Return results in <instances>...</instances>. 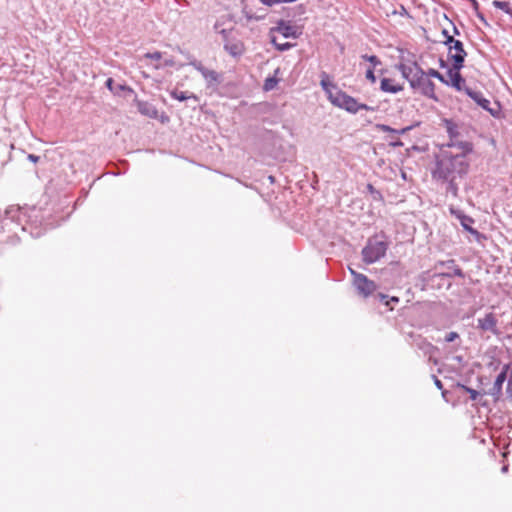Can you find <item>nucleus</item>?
I'll return each mask as SVG.
<instances>
[{
  "label": "nucleus",
  "instance_id": "obj_1",
  "mask_svg": "<svg viewBox=\"0 0 512 512\" xmlns=\"http://www.w3.org/2000/svg\"><path fill=\"white\" fill-rule=\"evenodd\" d=\"M468 163L463 155L443 156L437 162L435 175L441 179L461 178L467 172Z\"/></svg>",
  "mask_w": 512,
  "mask_h": 512
},
{
  "label": "nucleus",
  "instance_id": "obj_2",
  "mask_svg": "<svg viewBox=\"0 0 512 512\" xmlns=\"http://www.w3.org/2000/svg\"><path fill=\"white\" fill-rule=\"evenodd\" d=\"M331 103L347 112L356 114L360 110L375 111V108L363 103H359L355 98L342 91H337L335 94L329 93Z\"/></svg>",
  "mask_w": 512,
  "mask_h": 512
},
{
  "label": "nucleus",
  "instance_id": "obj_3",
  "mask_svg": "<svg viewBox=\"0 0 512 512\" xmlns=\"http://www.w3.org/2000/svg\"><path fill=\"white\" fill-rule=\"evenodd\" d=\"M214 29L219 33L224 42V49L233 57H237L243 54L244 45L239 40L233 37L232 29H220V25L216 23Z\"/></svg>",
  "mask_w": 512,
  "mask_h": 512
},
{
  "label": "nucleus",
  "instance_id": "obj_4",
  "mask_svg": "<svg viewBox=\"0 0 512 512\" xmlns=\"http://www.w3.org/2000/svg\"><path fill=\"white\" fill-rule=\"evenodd\" d=\"M387 250V245L383 241L371 240L362 251L363 260L367 264H372L382 258Z\"/></svg>",
  "mask_w": 512,
  "mask_h": 512
},
{
  "label": "nucleus",
  "instance_id": "obj_5",
  "mask_svg": "<svg viewBox=\"0 0 512 512\" xmlns=\"http://www.w3.org/2000/svg\"><path fill=\"white\" fill-rule=\"evenodd\" d=\"M350 272L353 275V284L360 295L368 297L376 290V284L369 280L364 274L357 273L351 268Z\"/></svg>",
  "mask_w": 512,
  "mask_h": 512
},
{
  "label": "nucleus",
  "instance_id": "obj_6",
  "mask_svg": "<svg viewBox=\"0 0 512 512\" xmlns=\"http://www.w3.org/2000/svg\"><path fill=\"white\" fill-rule=\"evenodd\" d=\"M465 93L492 116H498L500 112V106L498 103H494V105L491 106L489 99H486L480 91L473 90L470 87H465Z\"/></svg>",
  "mask_w": 512,
  "mask_h": 512
},
{
  "label": "nucleus",
  "instance_id": "obj_7",
  "mask_svg": "<svg viewBox=\"0 0 512 512\" xmlns=\"http://www.w3.org/2000/svg\"><path fill=\"white\" fill-rule=\"evenodd\" d=\"M398 69L410 85L424 73L423 69L415 61L400 63Z\"/></svg>",
  "mask_w": 512,
  "mask_h": 512
},
{
  "label": "nucleus",
  "instance_id": "obj_8",
  "mask_svg": "<svg viewBox=\"0 0 512 512\" xmlns=\"http://www.w3.org/2000/svg\"><path fill=\"white\" fill-rule=\"evenodd\" d=\"M410 86L413 89L419 90L423 95L429 98H435V85L430 79L427 78L425 72Z\"/></svg>",
  "mask_w": 512,
  "mask_h": 512
},
{
  "label": "nucleus",
  "instance_id": "obj_9",
  "mask_svg": "<svg viewBox=\"0 0 512 512\" xmlns=\"http://www.w3.org/2000/svg\"><path fill=\"white\" fill-rule=\"evenodd\" d=\"M450 52L455 50L454 54H450L453 60V67L455 70H460L463 67V63L466 57V52L463 48V43L459 40L454 41L453 45L449 47Z\"/></svg>",
  "mask_w": 512,
  "mask_h": 512
},
{
  "label": "nucleus",
  "instance_id": "obj_10",
  "mask_svg": "<svg viewBox=\"0 0 512 512\" xmlns=\"http://www.w3.org/2000/svg\"><path fill=\"white\" fill-rule=\"evenodd\" d=\"M497 320L492 313L486 314L483 318L478 319V327L484 331H490L497 334Z\"/></svg>",
  "mask_w": 512,
  "mask_h": 512
},
{
  "label": "nucleus",
  "instance_id": "obj_11",
  "mask_svg": "<svg viewBox=\"0 0 512 512\" xmlns=\"http://www.w3.org/2000/svg\"><path fill=\"white\" fill-rule=\"evenodd\" d=\"M191 65L201 73L208 84L217 83L219 81V75L216 71L205 68L199 62H192Z\"/></svg>",
  "mask_w": 512,
  "mask_h": 512
},
{
  "label": "nucleus",
  "instance_id": "obj_12",
  "mask_svg": "<svg viewBox=\"0 0 512 512\" xmlns=\"http://www.w3.org/2000/svg\"><path fill=\"white\" fill-rule=\"evenodd\" d=\"M447 74L448 77L450 78L449 85H451L458 91H465V80L460 74L459 70H455L454 67H452V69H449Z\"/></svg>",
  "mask_w": 512,
  "mask_h": 512
},
{
  "label": "nucleus",
  "instance_id": "obj_13",
  "mask_svg": "<svg viewBox=\"0 0 512 512\" xmlns=\"http://www.w3.org/2000/svg\"><path fill=\"white\" fill-rule=\"evenodd\" d=\"M138 111L149 118L155 119L158 117V110L154 105L145 101H137Z\"/></svg>",
  "mask_w": 512,
  "mask_h": 512
},
{
  "label": "nucleus",
  "instance_id": "obj_14",
  "mask_svg": "<svg viewBox=\"0 0 512 512\" xmlns=\"http://www.w3.org/2000/svg\"><path fill=\"white\" fill-rule=\"evenodd\" d=\"M463 232L466 233V237L470 242L475 241L482 244L486 240V236L474 229L473 226H463Z\"/></svg>",
  "mask_w": 512,
  "mask_h": 512
},
{
  "label": "nucleus",
  "instance_id": "obj_15",
  "mask_svg": "<svg viewBox=\"0 0 512 512\" xmlns=\"http://www.w3.org/2000/svg\"><path fill=\"white\" fill-rule=\"evenodd\" d=\"M448 146L458 148L461 151L459 155H463V157L473 149L472 144L468 141H463L461 136L457 140H450Z\"/></svg>",
  "mask_w": 512,
  "mask_h": 512
},
{
  "label": "nucleus",
  "instance_id": "obj_16",
  "mask_svg": "<svg viewBox=\"0 0 512 512\" xmlns=\"http://www.w3.org/2000/svg\"><path fill=\"white\" fill-rule=\"evenodd\" d=\"M380 88L383 92H388V93H393V94L398 93L403 90V87L401 85L394 84L393 80L389 79V78H383L381 80Z\"/></svg>",
  "mask_w": 512,
  "mask_h": 512
},
{
  "label": "nucleus",
  "instance_id": "obj_17",
  "mask_svg": "<svg viewBox=\"0 0 512 512\" xmlns=\"http://www.w3.org/2000/svg\"><path fill=\"white\" fill-rule=\"evenodd\" d=\"M277 31L280 32L285 38H297L298 34L296 28L281 21L277 26Z\"/></svg>",
  "mask_w": 512,
  "mask_h": 512
},
{
  "label": "nucleus",
  "instance_id": "obj_18",
  "mask_svg": "<svg viewBox=\"0 0 512 512\" xmlns=\"http://www.w3.org/2000/svg\"><path fill=\"white\" fill-rule=\"evenodd\" d=\"M506 370L500 372L496 379H495V382L493 384V387H492V390H491V394L492 395H498L501 393V390H502V386H503V383L505 382L506 380Z\"/></svg>",
  "mask_w": 512,
  "mask_h": 512
},
{
  "label": "nucleus",
  "instance_id": "obj_19",
  "mask_svg": "<svg viewBox=\"0 0 512 512\" xmlns=\"http://www.w3.org/2000/svg\"><path fill=\"white\" fill-rule=\"evenodd\" d=\"M445 124L450 140H457L461 136L460 127L451 120H446Z\"/></svg>",
  "mask_w": 512,
  "mask_h": 512
},
{
  "label": "nucleus",
  "instance_id": "obj_20",
  "mask_svg": "<svg viewBox=\"0 0 512 512\" xmlns=\"http://www.w3.org/2000/svg\"><path fill=\"white\" fill-rule=\"evenodd\" d=\"M106 87L114 94H119L120 91L123 90H131L130 88L126 87L122 84H115L114 80L112 78H108L106 80Z\"/></svg>",
  "mask_w": 512,
  "mask_h": 512
},
{
  "label": "nucleus",
  "instance_id": "obj_21",
  "mask_svg": "<svg viewBox=\"0 0 512 512\" xmlns=\"http://www.w3.org/2000/svg\"><path fill=\"white\" fill-rule=\"evenodd\" d=\"M171 96L174 99H177L179 101H185V100H188V99H193L194 101L198 100L197 97L193 93L184 92V91H178V90H173L171 92Z\"/></svg>",
  "mask_w": 512,
  "mask_h": 512
},
{
  "label": "nucleus",
  "instance_id": "obj_22",
  "mask_svg": "<svg viewBox=\"0 0 512 512\" xmlns=\"http://www.w3.org/2000/svg\"><path fill=\"white\" fill-rule=\"evenodd\" d=\"M425 73H426V76H430V77L436 78L439 81H441L442 83H444L446 85H449V81L440 72H438L437 70L431 68V69H429Z\"/></svg>",
  "mask_w": 512,
  "mask_h": 512
},
{
  "label": "nucleus",
  "instance_id": "obj_23",
  "mask_svg": "<svg viewBox=\"0 0 512 512\" xmlns=\"http://www.w3.org/2000/svg\"><path fill=\"white\" fill-rule=\"evenodd\" d=\"M456 179L457 178L445 179L448 181L447 192L451 193L453 196H456L458 191V184L456 183Z\"/></svg>",
  "mask_w": 512,
  "mask_h": 512
},
{
  "label": "nucleus",
  "instance_id": "obj_24",
  "mask_svg": "<svg viewBox=\"0 0 512 512\" xmlns=\"http://www.w3.org/2000/svg\"><path fill=\"white\" fill-rule=\"evenodd\" d=\"M492 4L494 7L503 10L507 14H509V11L512 10V7L510 6V4L508 2L495 0V1H493Z\"/></svg>",
  "mask_w": 512,
  "mask_h": 512
},
{
  "label": "nucleus",
  "instance_id": "obj_25",
  "mask_svg": "<svg viewBox=\"0 0 512 512\" xmlns=\"http://www.w3.org/2000/svg\"><path fill=\"white\" fill-rule=\"evenodd\" d=\"M272 43L275 45V47L279 51H286V50H289L291 47H293V44H291L289 42L278 43L275 37L272 38Z\"/></svg>",
  "mask_w": 512,
  "mask_h": 512
},
{
  "label": "nucleus",
  "instance_id": "obj_26",
  "mask_svg": "<svg viewBox=\"0 0 512 512\" xmlns=\"http://www.w3.org/2000/svg\"><path fill=\"white\" fill-rule=\"evenodd\" d=\"M278 83V80L274 77H269L265 80V83H264V89L266 91H270V90H273L275 88V86L277 85Z\"/></svg>",
  "mask_w": 512,
  "mask_h": 512
},
{
  "label": "nucleus",
  "instance_id": "obj_27",
  "mask_svg": "<svg viewBox=\"0 0 512 512\" xmlns=\"http://www.w3.org/2000/svg\"><path fill=\"white\" fill-rule=\"evenodd\" d=\"M295 1L296 0H260L261 3L267 6H273L280 3H291Z\"/></svg>",
  "mask_w": 512,
  "mask_h": 512
},
{
  "label": "nucleus",
  "instance_id": "obj_28",
  "mask_svg": "<svg viewBox=\"0 0 512 512\" xmlns=\"http://www.w3.org/2000/svg\"><path fill=\"white\" fill-rule=\"evenodd\" d=\"M451 213L455 214L456 217L461 221V224L462 225H465L466 224V221L469 220L471 221L470 218L466 217L464 214H462L461 211L459 210H454V209H451Z\"/></svg>",
  "mask_w": 512,
  "mask_h": 512
},
{
  "label": "nucleus",
  "instance_id": "obj_29",
  "mask_svg": "<svg viewBox=\"0 0 512 512\" xmlns=\"http://www.w3.org/2000/svg\"><path fill=\"white\" fill-rule=\"evenodd\" d=\"M362 58L365 59L366 61H369L370 63H372L373 66H377L380 64V60L375 55H371V56L363 55Z\"/></svg>",
  "mask_w": 512,
  "mask_h": 512
},
{
  "label": "nucleus",
  "instance_id": "obj_30",
  "mask_svg": "<svg viewBox=\"0 0 512 512\" xmlns=\"http://www.w3.org/2000/svg\"><path fill=\"white\" fill-rule=\"evenodd\" d=\"M457 338H459V334L457 332H449L446 336H445V341L450 343V342H453L454 340H456Z\"/></svg>",
  "mask_w": 512,
  "mask_h": 512
},
{
  "label": "nucleus",
  "instance_id": "obj_31",
  "mask_svg": "<svg viewBox=\"0 0 512 512\" xmlns=\"http://www.w3.org/2000/svg\"><path fill=\"white\" fill-rule=\"evenodd\" d=\"M162 57V54L158 51L156 52H153V53H146L145 54V58H149V59H152V60H160Z\"/></svg>",
  "mask_w": 512,
  "mask_h": 512
},
{
  "label": "nucleus",
  "instance_id": "obj_32",
  "mask_svg": "<svg viewBox=\"0 0 512 512\" xmlns=\"http://www.w3.org/2000/svg\"><path fill=\"white\" fill-rule=\"evenodd\" d=\"M41 226H33V225H30V226H22V231L23 232H29L30 234H34V230H39Z\"/></svg>",
  "mask_w": 512,
  "mask_h": 512
},
{
  "label": "nucleus",
  "instance_id": "obj_33",
  "mask_svg": "<svg viewBox=\"0 0 512 512\" xmlns=\"http://www.w3.org/2000/svg\"><path fill=\"white\" fill-rule=\"evenodd\" d=\"M443 34L446 36V40L444 43L449 47L453 45L454 41H456L452 36H449L446 30H443Z\"/></svg>",
  "mask_w": 512,
  "mask_h": 512
},
{
  "label": "nucleus",
  "instance_id": "obj_34",
  "mask_svg": "<svg viewBox=\"0 0 512 512\" xmlns=\"http://www.w3.org/2000/svg\"><path fill=\"white\" fill-rule=\"evenodd\" d=\"M366 78H367L368 80H370L372 83H375V82H376V77H375L374 72H373V70H372V69H368V70L366 71Z\"/></svg>",
  "mask_w": 512,
  "mask_h": 512
},
{
  "label": "nucleus",
  "instance_id": "obj_35",
  "mask_svg": "<svg viewBox=\"0 0 512 512\" xmlns=\"http://www.w3.org/2000/svg\"><path fill=\"white\" fill-rule=\"evenodd\" d=\"M506 393L508 397L512 398V377H509L508 379Z\"/></svg>",
  "mask_w": 512,
  "mask_h": 512
},
{
  "label": "nucleus",
  "instance_id": "obj_36",
  "mask_svg": "<svg viewBox=\"0 0 512 512\" xmlns=\"http://www.w3.org/2000/svg\"><path fill=\"white\" fill-rule=\"evenodd\" d=\"M466 390L470 394L471 400H476L478 398L479 393L476 390L471 388H466Z\"/></svg>",
  "mask_w": 512,
  "mask_h": 512
},
{
  "label": "nucleus",
  "instance_id": "obj_37",
  "mask_svg": "<svg viewBox=\"0 0 512 512\" xmlns=\"http://www.w3.org/2000/svg\"><path fill=\"white\" fill-rule=\"evenodd\" d=\"M380 129L383 131V132H394V133H398L397 130L387 126V125H381L380 126Z\"/></svg>",
  "mask_w": 512,
  "mask_h": 512
},
{
  "label": "nucleus",
  "instance_id": "obj_38",
  "mask_svg": "<svg viewBox=\"0 0 512 512\" xmlns=\"http://www.w3.org/2000/svg\"><path fill=\"white\" fill-rule=\"evenodd\" d=\"M434 383H435V385H436V387L438 389H442L443 388L442 382L437 377H435V376H434Z\"/></svg>",
  "mask_w": 512,
  "mask_h": 512
},
{
  "label": "nucleus",
  "instance_id": "obj_39",
  "mask_svg": "<svg viewBox=\"0 0 512 512\" xmlns=\"http://www.w3.org/2000/svg\"><path fill=\"white\" fill-rule=\"evenodd\" d=\"M28 159H29L30 161H32V162H34V163H36V162H38V160H39V156H36V155H34V154H29V155H28Z\"/></svg>",
  "mask_w": 512,
  "mask_h": 512
},
{
  "label": "nucleus",
  "instance_id": "obj_40",
  "mask_svg": "<svg viewBox=\"0 0 512 512\" xmlns=\"http://www.w3.org/2000/svg\"><path fill=\"white\" fill-rule=\"evenodd\" d=\"M471 4H472V7L475 11H478L479 9V4L476 0H468Z\"/></svg>",
  "mask_w": 512,
  "mask_h": 512
},
{
  "label": "nucleus",
  "instance_id": "obj_41",
  "mask_svg": "<svg viewBox=\"0 0 512 512\" xmlns=\"http://www.w3.org/2000/svg\"><path fill=\"white\" fill-rule=\"evenodd\" d=\"M367 188L371 193H378L371 184H368Z\"/></svg>",
  "mask_w": 512,
  "mask_h": 512
},
{
  "label": "nucleus",
  "instance_id": "obj_42",
  "mask_svg": "<svg viewBox=\"0 0 512 512\" xmlns=\"http://www.w3.org/2000/svg\"><path fill=\"white\" fill-rule=\"evenodd\" d=\"M398 301H399V300H398V298H397V297H392V298L390 299V301H387V302H386V304H387V305H389V304H390V302H398Z\"/></svg>",
  "mask_w": 512,
  "mask_h": 512
},
{
  "label": "nucleus",
  "instance_id": "obj_43",
  "mask_svg": "<svg viewBox=\"0 0 512 512\" xmlns=\"http://www.w3.org/2000/svg\"><path fill=\"white\" fill-rule=\"evenodd\" d=\"M445 66H446V64H445L444 60L440 59V67H445Z\"/></svg>",
  "mask_w": 512,
  "mask_h": 512
},
{
  "label": "nucleus",
  "instance_id": "obj_44",
  "mask_svg": "<svg viewBox=\"0 0 512 512\" xmlns=\"http://www.w3.org/2000/svg\"><path fill=\"white\" fill-rule=\"evenodd\" d=\"M477 16H478L482 21H484V22H485V19H484V17H483V15H482V14L477 13Z\"/></svg>",
  "mask_w": 512,
  "mask_h": 512
},
{
  "label": "nucleus",
  "instance_id": "obj_45",
  "mask_svg": "<svg viewBox=\"0 0 512 512\" xmlns=\"http://www.w3.org/2000/svg\"><path fill=\"white\" fill-rule=\"evenodd\" d=\"M321 85L323 86V88H324V89H326V90H327V84H326V82H325V81H322V82H321Z\"/></svg>",
  "mask_w": 512,
  "mask_h": 512
},
{
  "label": "nucleus",
  "instance_id": "obj_46",
  "mask_svg": "<svg viewBox=\"0 0 512 512\" xmlns=\"http://www.w3.org/2000/svg\"><path fill=\"white\" fill-rule=\"evenodd\" d=\"M172 64H173V62H172V61H166V62H165V65H167V66H171Z\"/></svg>",
  "mask_w": 512,
  "mask_h": 512
},
{
  "label": "nucleus",
  "instance_id": "obj_47",
  "mask_svg": "<svg viewBox=\"0 0 512 512\" xmlns=\"http://www.w3.org/2000/svg\"><path fill=\"white\" fill-rule=\"evenodd\" d=\"M456 274H457V275H459V276H462V272H461V270H460V269H458V270L456 271Z\"/></svg>",
  "mask_w": 512,
  "mask_h": 512
},
{
  "label": "nucleus",
  "instance_id": "obj_48",
  "mask_svg": "<svg viewBox=\"0 0 512 512\" xmlns=\"http://www.w3.org/2000/svg\"><path fill=\"white\" fill-rule=\"evenodd\" d=\"M406 130H409V127H406V129H402L399 133H404Z\"/></svg>",
  "mask_w": 512,
  "mask_h": 512
},
{
  "label": "nucleus",
  "instance_id": "obj_49",
  "mask_svg": "<svg viewBox=\"0 0 512 512\" xmlns=\"http://www.w3.org/2000/svg\"><path fill=\"white\" fill-rule=\"evenodd\" d=\"M13 221H21V219L18 217L17 219L12 218Z\"/></svg>",
  "mask_w": 512,
  "mask_h": 512
},
{
  "label": "nucleus",
  "instance_id": "obj_50",
  "mask_svg": "<svg viewBox=\"0 0 512 512\" xmlns=\"http://www.w3.org/2000/svg\"><path fill=\"white\" fill-rule=\"evenodd\" d=\"M509 15L512 17V10H511V11H509Z\"/></svg>",
  "mask_w": 512,
  "mask_h": 512
}]
</instances>
